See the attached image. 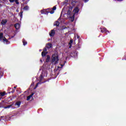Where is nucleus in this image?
Segmentation results:
<instances>
[{
  "label": "nucleus",
  "mask_w": 126,
  "mask_h": 126,
  "mask_svg": "<svg viewBox=\"0 0 126 126\" xmlns=\"http://www.w3.org/2000/svg\"><path fill=\"white\" fill-rule=\"evenodd\" d=\"M1 6H2V4H0V7H1Z\"/></svg>",
  "instance_id": "40"
},
{
  "label": "nucleus",
  "mask_w": 126,
  "mask_h": 126,
  "mask_svg": "<svg viewBox=\"0 0 126 126\" xmlns=\"http://www.w3.org/2000/svg\"><path fill=\"white\" fill-rule=\"evenodd\" d=\"M15 0H9L10 2H14Z\"/></svg>",
  "instance_id": "32"
},
{
  "label": "nucleus",
  "mask_w": 126,
  "mask_h": 126,
  "mask_svg": "<svg viewBox=\"0 0 126 126\" xmlns=\"http://www.w3.org/2000/svg\"><path fill=\"white\" fill-rule=\"evenodd\" d=\"M15 2H16V4H19V2L18 0H15Z\"/></svg>",
  "instance_id": "29"
},
{
  "label": "nucleus",
  "mask_w": 126,
  "mask_h": 126,
  "mask_svg": "<svg viewBox=\"0 0 126 126\" xmlns=\"http://www.w3.org/2000/svg\"><path fill=\"white\" fill-rule=\"evenodd\" d=\"M24 10H28V9H29V6H28V5H26L24 7Z\"/></svg>",
  "instance_id": "21"
},
{
  "label": "nucleus",
  "mask_w": 126,
  "mask_h": 126,
  "mask_svg": "<svg viewBox=\"0 0 126 126\" xmlns=\"http://www.w3.org/2000/svg\"><path fill=\"white\" fill-rule=\"evenodd\" d=\"M19 15L21 19H22V16H23V11H21L19 13Z\"/></svg>",
  "instance_id": "17"
},
{
  "label": "nucleus",
  "mask_w": 126,
  "mask_h": 126,
  "mask_svg": "<svg viewBox=\"0 0 126 126\" xmlns=\"http://www.w3.org/2000/svg\"><path fill=\"white\" fill-rule=\"evenodd\" d=\"M15 28L18 30V29H19L20 28V24L19 23H17L14 25Z\"/></svg>",
  "instance_id": "6"
},
{
  "label": "nucleus",
  "mask_w": 126,
  "mask_h": 126,
  "mask_svg": "<svg viewBox=\"0 0 126 126\" xmlns=\"http://www.w3.org/2000/svg\"><path fill=\"white\" fill-rule=\"evenodd\" d=\"M50 59H51L50 55H47L46 63L50 62Z\"/></svg>",
  "instance_id": "15"
},
{
  "label": "nucleus",
  "mask_w": 126,
  "mask_h": 126,
  "mask_svg": "<svg viewBox=\"0 0 126 126\" xmlns=\"http://www.w3.org/2000/svg\"><path fill=\"white\" fill-rule=\"evenodd\" d=\"M71 13V10H68L67 12V15H70Z\"/></svg>",
  "instance_id": "22"
},
{
  "label": "nucleus",
  "mask_w": 126,
  "mask_h": 126,
  "mask_svg": "<svg viewBox=\"0 0 126 126\" xmlns=\"http://www.w3.org/2000/svg\"><path fill=\"white\" fill-rule=\"evenodd\" d=\"M14 92H15V90L14 89H12L11 93H14Z\"/></svg>",
  "instance_id": "31"
},
{
  "label": "nucleus",
  "mask_w": 126,
  "mask_h": 126,
  "mask_svg": "<svg viewBox=\"0 0 126 126\" xmlns=\"http://www.w3.org/2000/svg\"><path fill=\"white\" fill-rule=\"evenodd\" d=\"M23 43L24 46H25L26 45H27V41H26V40H25V39H23Z\"/></svg>",
  "instance_id": "20"
},
{
  "label": "nucleus",
  "mask_w": 126,
  "mask_h": 126,
  "mask_svg": "<svg viewBox=\"0 0 126 126\" xmlns=\"http://www.w3.org/2000/svg\"><path fill=\"white\" fill-rule=\"evenodd\" d=\"M77 39H79V38H80V36H79V35H77Z\"/></svg>",
  "instance_id": "37"
},
{
  "label": "nucleus",
  "mask_w": 126,
  "mask_h": 126,
  "mask_svg": "<svg viewBox=\"0 0 126 126\" xmlns=\"http://www.w3.org/2000/svg\"><path fill=\"white\" fill-rule=\"evenodd\" d=\"M18 11H19L18 10H16L17 12H18Z\"/></svg>",
  "instance_id": "42"
},
{
  "label": "nucleus",
  "mask_w": 126,
  "mask_h": 126,
  "mask_svg": "<svg viewBox=\"0 0 126 126\" xmlns=\"http://www.w3.org/2000/svg\"><path fill=\"white\" fill-rule=\"evenodd\" d=\"M47 54H48V52H44L42 51L41 53V56H42V58H44V57H46V56H47Z\"/></svg>",
  "instance_id": "10"
},
{
  "label": "nucleus",
  "mask_w": 126,
  "mask_h": 126,
  "mask_svg": "<svg viewBox=\"0 0 126 126\" xmlns=\"http://www.w3.org/2000/svg\"><path fill=\"white\" fill-rule=\"evenodd\" d=\"M33 95H34V94H32L31 95H30L29 96H27V101H29V100H30V99H31L32 97H33Z\"/></svg>",
  "instance_id": "12"
},
{
  "label": "nucleus",
  "mask_w": 126,
  "mask_h": 126,
  "mask_svg": "<svg viewBox=\"0 0 126 126\" xmlns=\"http://www.w3.org/2000/svg\"><path fill=\"white\" fill-rule=\"evenodd\" d=\"M73 11L75 13H78V12H79V8H78V7H75Z\"/></svg>",
  "instance_id": "8"
},
{
  "label": "nucleus",
  "mask_w": 126,
  "mask_h": 126,
  "mask_svg": "<svg viewBox=\"0 0 126 126\" xmlns=\"http://www.w3.org/2000/svg\"><path fill=\"white\" fill-rule=\"evenodd\" d=\"M17 86H16L15 87H14L13 88V89H16V88H17Z\"/></svg>",
  "instance_id": "36"
},
{
  "label": "nucleus",
  "mask_w": 126,
  "mask_h": 126,
  "mask_svg": "<svg viewBox=\"0 0 126 126\" xmlns=\"http://www.w3.org/2000/svg\"><path fill=\"white\" fill-rule=\"evenodd\" d=\"M32 85H33V84H31V86H32Z\"/></svg>",
  "instance_id": "48"
},
{
  "label": "nucleus",
  "mask_w": 126,
  "mask_h": 126,
  "mask_svg": "<svg viewBox=\"0 0 126 126\" xmlns=\"http://www.w3.org/2000/svg\"><path fill=\"white\" fill-rule=\"evenodd\" d=\"M49 13H51V14H53V13H55V11L52 10L50 12L49 11Z\"/></svg>",
  "instance_id": "27"
},
{
  "label": "nucleus",
  "mask_w": 126,
  "mask_h": 126,
  "mask_svg": "<svg viewBox=\"0 0 126 126\" xmlns=\"http://www.w3.org/2000/svg\"><path fill=\"white\" fill-rule=\"evenodd\" d=\"M13 104H11V105H8L7 106H5L4 107V109H9V108H11V107H12V105Z\"/></svg>",
  "instance_id": "18"
},
{
  "label": "nucleus",
  "mask_w": 126,
  "mask_h": 126,
  "mask_svg": "<svg viewBox=\"0 0 126 126\" xmlns=\"http://www.w3.org/2000/svg\"><path fill=\"white\" fill-rule=\"evenodd\" d=\"M20 105H21V101H17V102L15 104V106H18V107H20Z\"/></svg>",
  "instance_id": "14"
},
{
  "label": "nucleus",
  "mask_w": 126,
  "mask_h": 126,
  "mask_svg": "<svg viewBox=\"0 0 126 126\" xmlns=\"http://www.w3.org/2000/svg\"><path fill=\"white\" fill-rule=\"evenodd\" d=\"M55 34H56V32H55L54 30H51V32L49 33V35L50 37H54Z\"/></svg>",
  "instance_id": "5"
},
{
  "label": "nucleus",
  "mask_w": 126,
  "mask_h": 126,
  "mask_svg": "<svg viewBox=\"0 0 126 126\" xmlns=\"http://www.w3.org/2000/svg\"><path fill=\"white\" fill-rule=\"evenodd\" d=\"M40 52H41V51H42V50H39Z\"/></svg>",
  "instance_id": "46"
},
{
  "label": "nucleus",
  "mask_w": 126,
  "mask_h": 126,
  "mask_svg": "<svg viewBox=\"0 0 126 126\" xmlns=\"http://www.w3.org/2000/svg\"><path fill=\"white\" fill-rule=\"evenodd\" d=\"M6 93L5 92H0V97H3V96H5Z\"/></svg>",
  "instance_id": "13"
},
{
  "label": "nucleus",
  "mask_w": 126,
  "mask_h": 126,
  "mask_svg": "<svg viewBox=\"0 0 126 126\" xmlns=\"http://www.w3.org/2000/svg\"><path fill=\"white\" fill-rule=\"evenodd\" d=\"M54 26H56V27H59L60 26V22L59 21H56L54 23Z\"/></svg>",
  "instance_id": "9"
},
{
  "label": "nucleus",
  "mask_w": 126,
  "mask_h": 126,
  "mask_svg": "<svg viewBox=\"0 0 126 126\" xmlns=\"http://www.w3.org/2000/svg\"><path fill=\"white\" fill-rule=\"evenodd\" d=\"M100 31L101 32V33H106V34H108V33H110V32H109V31L107 30V29L103 28H100Z\"/></svg>",
  "instance_id": "3"
},
{
  "label": "nucleus",
  "mask_w": 126,
  "mask_h": 126,
  "mask_svg": "<svg viewBox=\"0 0 126 126\" xmlns=\"http://www.w3.org/2000/svg\"><path fill=\"white\" fill-rule=\"evenodd\" d=\"M0 100H1V97H0Z\"/></svg>",
  "instance_id": "44"
},
{
  "label": "nucleus",
  "mask_w": 126,
  "mask_h": 126,
  "mask_svg": "<svg viewBox=\"0 0 126 126\" xmlns=\"http://www.w3.org/2000/svg\"><path fill=\"white\" fill-rule=\"evenodd\" d=\"M72 18L73 20H72V22H73L74 20V15H73Z\"/></svg>",
  "instance_id": "35"
},
{
  "label": "nucleus",
  "mask_w": 126,
  "mask_h": 126,
  "mask_svg": "<svg viewBox=\"0 0 126 126\" xmlns=\"http://www.w3.org/2000/svg\"><path fill=\"white\" fill-rule=\"evenodd\" d=\"M47 10H49V9L41 10L40 11L41 14H47L48 15L50 13V11Z\"/></svg>",
  "instance_id": "2"
},
{
  "label": "nucleus",
  "mask_w": 126,
  "mask_h": 126,
  "mask_svg": "<svg viewBox=\"0 0 126 126\" xmlns=\"http://www.w3.org/2000/svg\"><path fill=\"white\" fill-rule=\"evenodd\" d=\"M46 47L47 48V49H51V48H52V43H49L47 44Z\"/></svg>",
  "instance_id": "11"
},
{
  "label": "nucleus",
  "mask_w": 126,
  "mask_h": 126,
  "mask_svg": "<svg viewBox=\"0 0 126 126\" xmlns=\"http://www.w3.org/2000/svg\"><path fill=\"white\" fill-rule=\"evenodd\" d=\"M59 61H60V59H59V56L56 54H53L52 57V62L55 63V64H56L58 63Z\"/></svg>",
  "instance_id": "1"
},
{
  "label": "nucleus",
  "mask_w": 126,
  "mask_h": 126,
  "mask_svg": "<svg viewBox=\"0 0 126 126\" xmlns=\"http://www.w3.org/2000/svg\"><path fill=\"white\" fill-rule=\"evenodd\" d=\"M61 17L58 19V21H60V20H61Z\"/></svg>",
  "instance_id": "39"
},
{
  "label": "nucleus",
  "mask_w": 126,
  "mask_h": 126,
  "mask_svg": "<svg viewBox=\"0 0 126 126\" xmlns=\"http://www.w3.org/2000/svg\"><path fill=\"white\" fill-rule=\"evenodd\" d=\"M39 79L40 81H42V79H43V74H41L40 76H39Z\"/></svg>",
  "instance_id": "23"
},
{
  "label": "nucleus",
  "mask_w": 126,
  "mask_h": 126,
  "mask_svg": "<svg viewBox=\"0 0 126 126\" xmlns=\"http://www.w3.org/2000/svg\"><path fill=\"white\" fill-rule=\"evenodd\" d=\"M1 118H4V116H1Z\"/></svg>",
  "instance_id": "43"
},
{
  "label": "nucleus",
  "mask_w": 126,
  "mask_h": 126,
  "mask_svg": "<svg viewBox=\"0 0 126 126\" xmlns=\"http://www.w3.org/2000/svg\"><path fill=\"white\" fill-rule=\"evenodd\" d=\"M69 49H70V48H71V44H69Z\"/></svg>",
  "instance_id": "38"
},
{
  "label": "nucleus",
  "mask_w": 126,
  "mask_h": 126,
  "mask_svg": "<svg viewBox=\"0 0 126 126\" xmlns=\"http://www.w3.org/2000/svg\"><path fill=\"white\" fill-rule=\"evenodd\" d=\"M39 84H41V83H37L36 84V86H35V87L34 88V89H36V88H37V87H38V85Z\"/></svg>",
  "instance_id": "28"
},
{
  "label": "nucleus",
  "mask_w": 126,
  "mask_h": 126,
  "mask_svg": "<svg viewBox=\"0 0 126 126\" xmlns=\"http://www.w3.org/2000/svg\"><path fill=\"white\" fill-rule=\"evenodd\" d=\"M84 1H85V2H87L88 1H89V0H83Z\"/></svg>",
  "instance_id": "34"
},
{
  "label": "nucleus",
  "mask_w": 126,
  "mask_h": 126,
  "mask_svg": "<svg viewBox=\"0 0 126 126\" xmlns=\"http://www.w3.org/2000/svg\"><path fill=\"white\" fill-rule=\"evenodd\" d=\"M6 23H7V20H6V19L2 20V21L1 22V24H2V25H5V24H6Z\"/></svg>",
  "instance_id": "7"
},
{
  "label": "nucleus",
  "mask_w": 126,
  "mask_h": 126,
  "mask_svg": "<svg viewBox=\"0 0 126 126\" xmlns=\"http://www.w3.org/2000/svg\"><path fill=\"white\" fill-rule=\"evenodd\" d=\"M56 9H57V7H56V6H54L52 8V10H56Z\"/></svg>",
  "instance_id": "30"
},
{
  "label": "nucleus",
  "mask_w": 126,
  "mask_h": 126,
  "mask_svg": "<svg viewBox=\"0 0 126 126\" xmlns=\"http://www.w3.org/2000/svg\"><path fill=\"white\" fill-rule=\"evenodd\" d=\"M73 42V41L72 40V39H70L69 42V45H71Z\"/></svg>",
  "instance_id": "24"
},
{
  "label": "nucleus",
  "mask_w": 126,
  "mask_h": 126,
  "mask_svg": "<svg viewBox=\"0 0 126 126\" xmlns=\"http://www.w3.org/2000/svg\"><path fill=\"white\" fill-rule=\"evenodd\" d=\"M76 3V2L75 1H72L71 3V4L72 5V6L74 7V6H75Z\"/></svg>",
  "instance_id": "19"
},
{
  "label": "nucleus",
  "mask_w": 126,
  "mask_h": 126,
  "mask_svg": "<svg viewBox=\"0 0 126 126\" xmlns=\"http://www.w3.org/2000/svg\"><path fill=\"white\" fill-rule=\"evenodd\" d=\"M119 1H122V0H118Z\"/></svg>",
  "instance_id": "41"
},
{
  "label": "nucleus",
  "mask_w": 126,
  "mask_h": 126,
  "mask_svg": "<svg viewBox=\"0 0 126 126\" xmlns=\"http://www.w3.org/2000/svg\"><path fill=\"white\" fill-rule=\"evenodd\" d=\"M4 101L2 100L1 102H0V108H3V103Z\"/></svg>",
  "instance_id": "16"
},
{
  "label": "nucleus",
  "mask_w": 126,
  "mask_h": 126,
  "mask_svg": "<svg viewBox=\"0 0 126 126\" xmlns=\"http://www.w3.org/2000/svg\"><path fill=\"white\" fill-rule=\"evenodd\" d=\"M72 8H73V6H70L69 7V10H72Z\"/></svg>",
  "instance_id": "26"
},
{
  "label": "nucleus",
  "mask_w": 126,
  "mask_h": 126,
  "mask_svg": "<svg viewBox=\"0 0 126 126\" xmlns=\"http://www.w3.org/2000/svg\"><path fill=\"white\" fill-rule=\"evenodd\" d=\"M62 65V66H63V65Z\"/></svg>",
  "instance_id": "47"
},
{
  "label": "nucleus",
  "mask_w": 126,
  "mask_h": 126,
  "mask_svg": "<svg viewBox=\"0 0 126 126\" xmlns=\"http://www.w3.org/2000/svg\"><path fill=\"white\" fill-rule=\"evenodd\" d=\"M3 76V68L0 67V79Z\"/></svg>",
  "instance_id": "4"
},
{
  "label": "nucleus",
  "mask_w": 126,
  "mask_h": 126,
  "mask_svg": "<svg viewBox=\"0 0 126 126\" xmlns=\"http://www.w3.org/2000/svg\"><path fill=\"white\" fill-rule=\"evenodd\" d=\"M73 54H74L75 55H76V56H77V53H76V51H75L74 52H73Z\"/></svg>",
  "instance_id": "33"
},
{
  "label": "nucleus",
  "mask_w": 126,
  "mask_h": 126,
  "mask_svg": "<svg viewBox=\"0 0 126 126\" xmlns=\"http://www.w3.org/2000/svg\"><path fill=\"white\" fill-rule=\"evenodd\" d=\"M42 52H44L46 53L47 51V47L45 46V47L43 49V51Z\"/></svg>",
  "instance_id": "25"
},
{
  "label": "nucleus",
  "mask_w": 126,
  "mask_h": 126,
  "mask_svg": "<svg viewBox=\"0 0 126 126\" xmlns=\"http://www.w3.org/2000/svg\"><path fill=\"white\" fill-rule=\"evenodd\" d=\"M13 37H14V36H11V38H13Z\"/></svg>",
  "instance_id": "45"
}]
</instances>
